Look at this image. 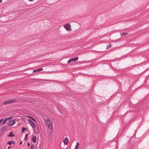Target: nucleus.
I'll use <instances>...</instances> for the list:
<instances>
[{
	"label": "nucleus",
	"mask_w": 149,
	"mask_h": 149,
	"mask_svg": "<svg viewBox=\"0 0 149 149\" xmlns=\"http://www.w3.org/2000/svg\"><path fill=\"white\" fill-rule=\"evenodd\" d=\"M74 149H78V148H75Z\"/></svg>",
	"instance_id": "26"
},
{
	"label": "nucleus",
	"mask_w": 149,
	"mask_h": 149,
	"mask_svg": "<svg viewBox=\"0 0 149 149\" xmlns=\"http://www.w3.org/2000/svg\"><path fill=\"white\" fill-rule=\"evenodd\" d=\"M15 141H9L8 143L7 144L9 145H11L12 144L14 143Z\"/></svg>",
	"instance_id": "11"
},
{
	"label": "nucleus",
	"mask_w": 149,
	"mask_h": 149,
	"mask_svg": "<svg viewBox=\"0 0 149 149\" xmlns=\"http://www.w3.org/2000/svg\"><path fill=\"white\" fill-rule=\"evenodd\" d=\"M7 129V127L6 126H4L2 127L1 129V131L2 132H6Z\"/></svg>",
	"instance_id": "9"
},
{
	"label": "nucleus",
	"mask_w": 149,
	"mask_h": 149,
	"mask_svg": "<svg viewBox=\"0 0 149 149\" xmlns=\"http://www.w3.org/2000/svg\"><path fill=\"white\" fill-rule=\"evenodd\" d=\"M15 123V120H10L7 122V125L9 126H12Z\"/></svg>",
	"instance_id": "4"
},
{
	"label": "nucleus",
	"mask_w": 149,
	"mask_h": 149,
	"mask_svg": "<svg viewBox=\"0 0 149 149\" xmlns=\"http://www.w3.org/2000/svg\"><path fill=\"white\" fill-rule=\"evenodd\" d=\"M45 123L46 125L47 126L49 129L52 130V123L49 119L46 118L45 119Z\"/></svg>",
	"instance_id": "1"
},
{
	"label": "nucleus",
	"mask_w": 149,
	"mask_h": 149,
	"mask_svg": "<svg viewBox=\"0 0 149 149\" xmlns=\"http://www.w3.org/2000/svg\"><path fill=\"white\" fill-rule=\"evenodd\" d=\"M11 118H12L11 117H8L7 118H6L4 120H3V121L2 122V124L3 125L5 124L6 123V121L8 120H10Z\"/></svg>",
	"instance_id": "8"
},
{
	"label": "nucleus",
	"mask_w": 149,
	"mask_h": 149,
	"mask_svg": "<svg viewBox=\"0 0 149 149\" xmlns=\"http://www.w3.org/2000/svg\"><path fill=\"white\" fill-rule=\"evenodd\" d=\"M28 122L30 123L32 128H34L35 127L34 123L32 120H28Z\"/></svg>",
	"instance_id": "6"
},
{
	"label": "nucleus",
	"mask_w": 149,
	"mask_h": 149,
	"mask_svg": "<svg viewBox=\"0 0 149 149\" xmlns=\"http://www.w3.org/2000/svg\"><path fill=\"white\" fill-rule=\"evenodd\" d=\"M34 144H32L31 147V148L30 149H34Z\"/></svg>",
	"instance_id": "19"
},
{
	"label": "nucleus",
	"mask_w": 149,
	"mask_h": 149,
	"mask_svg": "<svg viewBox=\"0 0 149 149\" xmlns=\"http://www.w3.org/2000/svg\"><path fill=\"white\" fill-rule=\"evenodd\" d=\"M79 142H77V144L76 145L75 148H78H78H79Z\"/></svg>",
	"instance_id": "15"
},
{
	"label": "nucleus",
	"mask_w": 149,
	"mask_h": 149,
	"mask_svg": "<svg viewBox=\"0 0 149 149\" xmlns=\"http://www.w3.org/2000/svg\"><path fill=\"white\" fill-rule=\"evenodd\" d=\"M2 0H0V3H1L2 2Z\"/></svg>",
	"instance_id": "25"
},
{
	"label": "nucleus",
	"mask_w": 149,
	"mask_h": 149,
	"mask_svg": "<svg viewBox=\"0 0 149 149\" xmlns=\"http://www.w3.org/2000/svg\"><path fill=\"white\" fill-rule=\"evenodd\" d=\"M32 141L34 143H35L36 142V139L35 136H33L32 138Z\"/></svg>",
	"instance_id": "12"
},
{
	"label": "nucleus",
	"mask_w": 149,
	"mask_h": 149,
	"mask_svg": "<svg viewBox=\"0 0 149 149\" xmlns=\"http://www.w3.org/2000/svg\"><path fill=\"white\" fill-rule=\"evenodd\" d=\"M43 70L42 68H41L40 69H38L36 70H34L33 71V72H39Z\"/></svg>",
	"instance_id": "10"
},
{
	"label": "nucleus",
	"mask_w": 149,
	"mask_h": 149,
	"mask_svg": "<svg viewBox=\"0 0 149 149\" xmlns=\"http://www.w3.org/2000/svg\"><path fill=\"white\" fill-rule=\"evenodd\" d=\"M64 27L68 31H70L72 30L71 29V25L69 24H67L64 25Z\"/></svg>",
	"instance_id": "2"
},
{
	"label": "nucleus",
	"mask_w": 149,
	"mask_h": 149,
	"mask_svg": "<svg viewBox=\"0 0 149 149\" xmlns=\"http://www.w3.org/2000/svg\"><path fill=\"white\" fill-rule=\"evenodd\" d=\"M78 59V57H76L74 58H72L68 61V63H69L75 61L77 60Z\"/></svg>",
	"instance_id": "5"
},
{
	"label": "nucleus",
	"mask_w": 149,
	"mask_h": 149,
	"mask_svg": "<svg viewBox=\"0 0 149 149\" xmlns=\"http://www.w3.org/2000/svg\"><path fill=\"white\" fill-rule=\"evenodd\" d=\"M127 34V33H120V35H121V36H124L125 35H126Z\"/></svg>",
	"instance_id": "16"
},
{
	"label": "nucleus",
	"mask_w": 149,
	"mask_h": 149,
	"mask_svg": "<svg viewBox=\"0 0 149 149\" xmlns=\"http://www.w3.org/2000/svg\"><path fill=\"white\" fill-rule=\"evenodd\" d=\"M26 130V129L24 127H22V132H24Z\"/></svg>",
	"instance_id": "18"
},
{
	"label": "nucleus",
	"mask_w": 149,
	"mask_h": 149,
	"mask_svg": "<svg viewBox=\"0 0 149 149\" xmlns=\"http://www.w3.org/2000/svg\"><path fill=\"white\" fill-rule=\"evenodd\" d=\"M12 146H9L8 148L7 149H9V148L11 147Z\"/></svg>",
	"instance_id": "23"
},
{
	"label": "nucleus",
	"mask_w": 149,
	"mask_h": 149,
	"mask_svg": "<svg viewBox=\"0 0 149 149\" xmlns=\"http://www.w3.org/2000/svg\"><path fill=\"white\" fill-rule=\"evenodd\" d=\"M22 141H21L20 142V144L21 145L22 144Z\"/></svg>",
	"instance_id": "22"
},
{
	"label": "nucleus",
	"mask_w": 149,
	"mask_h": 149,
	"mask_svg": "<svg viewBox=\"0 0 149 149\" xmlns=\"http://www.w3.org/2000/svg\"><path fill=\"white\" fill-rule=\"evenodd\" d=\"M27 146H30V144L29 143H27Z\"/></svg>",
	"instance_id": "21"
},
{
	"label": "nucleus",
	"mask_w": 149,
	"mask_h": 149,
	"mask_svg": "<svg viewBox=\"0 0 149 149\" xmlns=\"http://www.w3.org/2000/svg\"><path fill=\"white\" fill-rule=\"evenodd\" d=\"M28 135V134H26V135H25V137H24V139L25 140H26L27 139V136Z\"/></svg>",
	"instance_id": "20"
},
{
	"label": "nucleus",
	"mask_w": 149,
	"mask_h": 149,
	"mask_svg": "<svg viewBox=\"0 0 149 149\" xmlns=\"http://www.w3.org/2000/svg\"><path fill=\"white\" fill-rule=\"evenodd\" d=\"M28 1H33L34 0H28Z\"/></svg>",
	"instance_id": "24"
},
{
	"label": "nucleus",
	"mask_w": 149,
	"mask_h": 149,
	"mask_svg": "<svg viewBox=\"0 0 149 149\" xmlns=\"http://www.w3.org/2000/svg\"><path fill=\"white\" fill-rule=\"evenodd\" d=\"M63 142L65 145H67L69 143V141L68 138L66 137L63 140Z\"/></svg>",
	"instance_id": "7"
},
{
	"label": "nucleus",
	"mask_w": 149,
	"mask_h": 149,
	"mask_svg": "<svg viewBox=\"0 0 149 149\" xmlns=\"http://www.w3.org/2000/svg\"><path fill=\"white\" fill-rule=\"evenodd\" d=\"M111 46V44H109V45H107L106 48L107 49H108L110 48Z\"/></svg>",
	"instance_id": "17"
},
{
	"label": "nucleus",
	"mask_w": 149,
	"mask_h": 149,
	"mask_svg": "<svg viewBox=\"0 0 149 149\" xmlns=\"http://www.w3.org/2000/svg\"><path fill=\"white\" fill-rule=\"evenodd\" d=\"M27 117H28L29 118H30L31 119H32V120H33L34 121H35V122L36 121V120L34 118H33L32 117L30 116H28Z\"/></svg>",
	"instance_id": "14"
},
{
	"label": "nucleus",
	"mask_w": 149,
	"mask_h": 149,
	"mask_svg": "<svg viewBox=\"0 0 149 149\" xmlns=\"http://www.w3.org/2000/svg\"><path fill=\"white\" fill-rule=\"evenodd\" d=\"M16 101V99H13L11 100H9L7 101L4 102L3 104H8L10 103H13L15 102Z\"/></svg>",
	"instance_id": "3"
},
{
	"label": "nucleus",
	"mask_w": 149,
	"mask_h": 149,
	"mask_svg": "<svg viewBox=\"0 0 149 149\" xmlns=\"http://www.w3.org/2000/svg\"><path fill=\"white\" fill-rule=\"evenodd\" d=\"M14 136H15V135L13 134L12 132H11L8 135V136L9 137H10Z\"/></svg>",
	"instance_id": "13"
}]
</instances>
